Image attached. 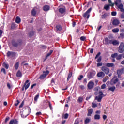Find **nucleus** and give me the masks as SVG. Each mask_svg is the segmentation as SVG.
<instances>
[{
    "label": "nucleus",
    "instance_id": "64",
    "mask_svg": "<svg viewBox=\"0 0 124 124\" xmlns=\"http://www.w3.org/2000/svg\"><path fill=\"white\" fill-rule=\"evenodd\" d=\"M14 124H18V121L16 120H14Z\"/></svg>",
    "mask_w": 124,
    "mask_h": 124
},
{
    "label": "nucleus",
    "instance_id": "48",
    "mask_svg": "<svg viewBox=\"0 0 124 124\" xmlns=\"http://www.w3.org/2000/svg\"><path fill=\"white\" fill-rule=\"evenodd\" d=\"M108 1L109 3H110L109 5L110 6H114V4L112 3V1H111V0H108Z\"/></svg>",
    "mask_w": 124,
    "mask_h": 124
},
{
    "label": "nucleus",
    "instance_id": "10",
    "mask_svg": "<svg viewBox=\"0 0 124 124\" xmlns=\"http://www.w3.org/2000/svg\"><path fill=\"white\" fill-rule=\"evenodd\" d=\"M110 44H113L114 46L119 45L120 42L117 40H111Z\"/></svg>",
    "mask_w": 124,
    "mask_h": 124
},
{
    "label": "nucleus",
    "instance_id": "40",
    "mask_svg": "<svg viewBox=\"0 0 124 124\" xmlns=\"http://www.w3.org/2000/svg\"><path fill=\"white\" fill-rule=\"evenodd\" d=\"M101 88L102 90H104V89H105V88H106V84H103V85H102V86H101Z\"/></svg>",
    "mask_w": 124,
    "mask_h": 124
},
{
    "label": "nucleus",
    "instance_id": "28",
    "mask_svg": "<svg viewBox=\"0 0 124 124\" xmlns=\"http://www.w3.org/2000/svg\"><path fill=\"white\" fill-rule=\"evenodd\" d=\"M17 77H22V73L20 71H18L16 73Z\"/></svg>",
    "mask_w": 124,
    "mask_h": 124
},
{
    "label": "nucleus",
    "instance_id": "41",
    "mask_svg": "<svg viewBox=\"0 0 124 124\" xmlns=\"http://www.w3.org/2000/svg\"><path fill=\"white\" fill-rule=\"evenodd\" d=\"M101 60H102V57L101 56H100L97 60V62H101Z\"/></svg>",
    "mask_w": 124,
    "mask_h": 124
},
{
    "label": "nucleus",
    "instance_id": "34",
    "mask_svg": "<svg viewBox=\"0 0 124 124\" xmlns=\"http://www.w3.org/2000/svg\"><path fill=\"white\" fill-rule=\"evenodd\" d=\"M117 56H118V53H115L111 55V57L113 59H115V58H117Z\"/></svg>",
    "mask_w": 124,
    "mask_h": 124
},
{
    "label": "nucleus",
    "instance_id": "44",
    "mask_svg": "<svg viewBox=\"0 0 124 124\" xmlns=\"http://www.w3.org/2000/svg\"><path fill=\"white\" fill-rule=\"evenodd\" d=\"M78 102H82L83 101V98L79 97L78 99Z\"/></svg>",
    "mask_w": 124,
    "mask_h": 124
},
{
    "label": "nucleus",
    "instance_id": "2",
    "mask_svg": "<svg viewBox=\"0 0 124 124\" xmlns=\"http://www.w3.org/2000/svg\"><path fill=\"white\" fill-rule=\"evenodd\" d=\"M29 114H30V110L29 108H26L23 111L22 114H21V117L22 118H27L29 116Z\"/></svg>",
    "mask_w": 124,
    "mask_h": 124
},
{
    "label": "nucleus",
    "instance_id": "25",
    "mask_svg": "<svg viewBox=\"0 0 124 124\" xmlns=\"http://www.w3.org/2000/svg\"><path fill=\"white\" fill-rule=\"evenodd\" d=\"M87 77L89 79H92L93 76V73L90 72L88 75H87Z\"/></svg>",
    "mask_w": 124,
    "mask_h": 124
},
{
    "label": "nucleus",
    "instance_id": "12",
    "mask_svg": "<svg viewBox=\"0 0 124 124\" xmlns=\"http://www.w3.org/2000/svg\"><path fill=\"white\" fill-rule=\"evenodd\" d=\"M29 87H30V83H29V80H27L25 83L24 88H25V90H27L29 88Z\"/></svg>",
    "mask_w": 124,
    "mask_h": 124
},
{
    "label": "nucleus",
    "instance_id": "22",
    "mask_svg": "<svg viewBox=\"0 0 124 124\" xmlns=\"http://www.w3.org/2000/svg\"><path fill=\"white\" fill-rule=\"evenodd\" d=\"M94 120H100V115L95 114L94 117Z\"/></svg>",
    "mask_w": 124,
    "mask_h": 124
},
{
    "label": "nucleus",
    "instance_id": "15",
    "mask_svg": "<svg viewBox=\"0 0 124 124\" xmlns=\"http://www.w3.org/2000/svg\"><path fill=\"white\" fill-rule=\"evenodd\" d=\"M7 57H14L15 56V53L8 51L7 53Z\"/></svg>",
    "mask_w": 124,
    "mask_h": 124
},
{
    "label": "nucleus",
    "instance_id": "17",
    "mask_svg": "<svg viewBox=\"0 0 124 124\" xmlns=\"http://www.w3.org/2000/svg\"><path fill=\"white\" fill-rule=\"evenodd\" d=\"M88 113L87 114V116H90L92 115V114H93V108H88Z\"/></svg>",
    "mask_w": 124,
    "mask_h": 124
},
{
    "label": "nucleus",
    "instance_id": "23",
    "mask_svg": "<svg viewBox=\"0 0 124 124\" xmlns=\"http://www.w3.org/2000/svg\"><path fill=\"white\" fill-rule=\"evenodd\" d=\"M119 31L120 30L119 29V28H115L112 30V31L114 33H117L119 32Z\"/></svg>",
    "mask_w": 124,
    "mask_h": 124
},
{
    "label": "nucleus",
    "instance_id": "58",
    "mask_svg": "<svg viewBox=\"0 0 124 124\" xmlns=\"http://www.w3.org/2000/svg\"><path fill=\"white\" fill-rule=\"evenodd\" d=\"M91 73H92V75H93V77H94V75H95V74H96V73L94 71H93Z\"/></svg>",
    "mask_w": 124,
    "mask_h": 124
},
{
    "label": "nucleus",
    "instance_id": "5",
    "mask_svg": "<svg viewBox=\"0 0 124 124\" xmlns=\"http://www.w3.org/2000/svg\"><path fill=\"white\" fill-rule=\"evenodd\" d=\"M101 70L103 71V72L107 75L109 74V73L110 72V69L105 66H102L101 67Z\"/></svg>",
    "mask_w": 124,
    "mask_h": 124
},
{
    "label": "nucleus",
    "instance_id": "47",
    "mask_svg": "<svg viewBox=\"0 0 124 124\" xmlns=\"http://www.w3.org/2000/svg\"><path fill=\"white\" fill-rule=\"evenodd\" d=\"M111 15L112 16H116L117 15V12H112Z\"/></svg>",
    "mask_w": 124,
    "mask_h": 124
},
{
    "label": "nucleus",
    "instance_id": "30",
    "mask_svg": "<svg viewBox=\"0 0 124 124\" xmlns=\"http://www.w3.org/2000/svg\"><path fill=\"white\" fill-rule=\"evenodd\" d=\"M104 9L106 10H109V9H110V5H105L104 6Z\"/></svg>",
    "mask_w": 124,
    "mask_h": 124
},
{
    "label": "nucleus",
    "instance_id": "59",
    "mask_svg": "<svg viewBox=\"0 0 124 124\" xmlns=\"http://www.w3.org/2000/svg\"><path fill=\"white\" fill-rule=\"evenodd\" d=\"M95 114H96V115H100V110H97L95 111Z\"/></svg>",
    "mask_w": 124,
    "mask_h": 124
},
{
    "label": "nucleus",
    "instance_id": "13",
    "mask_svg": "<svg viewBox=\"0 0 124 124\" xmlns=\"http://www.w3.org/2000/svg\"><path fill=\"white\" fill-rule=\"evenodd\" d=\"M124 68L117 70V73L118 77H120V76L122 75V74L124 73Z\"/></svg>",
    "mask_w": 124,
    "mask_h": 124
},
{
    "label": "nucleus",
    "instance_id": "4",
    "mask_svg": "<svg viewBox=\"0 0 124 124\" xmlns=\"http://www.w3.org/2000/svg\"><path fill=\"white\" fill-rule=\"evenodd\" d=\"M92 11V8H89L86 13L83 14L84 18L89 19L90 18V13Z\"/></svg>",
    "mask_w": 124,
    "mask_h": 124
},
{
    "label": "nucleus",
    "instance_id": "55",
    "mask_svg": "<svg viewBox=\"0 0 124 124\" xmlns=\"http://www.w3.org/2000/svg\"><path fill=\"white\" fill-rule=\"evenodd\" d=\"M120 17L121 18V19H124V13L121 14Z\"/></svg>",
    "mask_w": 124,
    "mask_h": 124
},
{
    "label": "nucleus",
    "instance_id": "63",
    "mask_svg": "<svg viewBox=\"0 0 124 124\" xmlns=\"http://www.w3.org/2000/svg\"><path fill=\"white\" fill-rule=\"evenodd\" d=\"M14 124V120H12L10 121L9 124Z\"/></svg>",
    "mask_w": 124,
    "mask_h": 124
},
{
    "label": "nucleus",
    "instance_id": "11",
    "mask_svg": "<svg viewBox=\"0 0 124 124\" xmlns=\"http://www.w3.org/2000/svg\"><path fill=\"white\" fill-rule=\"evenodd\" d=\"M104 65L107 67H115V64L113 63H107Z\"/></svg>",
    "mask_w": 124,
    "mask_h": 124
},
{
    "label": "nucleus",
    "instance_id": "1",
    "mask_svg": "<svg viewBox=\"0 0 124 124\" xmlns=\"http://www.w3.org/2000/svg\"><path fill=\"white\" fill-rule=\"evenodd\" d=\"M115 4L118 7L121 12H124V5L122 3L121 0H117L115 2Z\"/></svg>",
    "mask_w": 124,
    "mask_h": 124
},
{
    "label": "nucleus",
    "instance_id": "33",
    "mask_svg": "<svg viewBox=\"0 0 124 124\" xmlns=\"http://www.w3.org/2000/svg\"><path fill=\"white\" fill-rule=\"evenodd\" d=\"M123 55L122 54H119V55H117V56L116 57V59L119 60H121V59H122V57Z\"/></svg>",
    "mask_w": 124,
    "mask_h": 124
},
{
    "label": "nucleus",
    "instance_id": "7",
    "mask_svg": "<svg viewBox=\"0 0 124 124\" xmlns=\"http://www.w3.org/2000/svg\"><path fill=\"white\" fill-rule=\"evenodd\" d=\"M124 43L121 42L119 47L118 52L119 53H123L124 52Z\"/></svg>",
    "mask_w": 124,
    "mask_h": 124
},
{
    "label": "nucleus",
    "instance_id": "18",
    "mask_svg": "<svg viewBox=\"0 0 124 124\" xmlns=\"http://www.w3.org/2000/svg\"><path fill=\"white\" fill-rule=\"evenodd\" d=\"M105 44H111V40H109L108 38H106L104 40Z\"/></svg>",
    "mask_w": 124,
    "mask_h": 124
},
{
    "label": "nucleus",
    "instance_id": "14",
    "mask_svg": "<svg viewBox=\"0 0 124 124\" xmlns=\"http://www.w3.org/2000/svg\"><path fill=\"white\" fill-rule=\"evenodd\" d=\"M119 24H120V21H119V20L117 19L113 20L112 22V24L113 25V26H118Z\"/></svg>",
    "mask_w": 124,
    "mask_h": 124
},
{
    "label": "nucleus",
    "instance_id": "51",
    "mask_svg": "<svg viewBox=\"0 0 124 124\" xmlns=\"http://www.w3.org/2000/svg\"><path fill=\"white\" fill-rule=\"evenodd\" d=\"M48 104L49 106V108H50V109L52 110V105L51 104V102H48Z\"/></svg>",
    "mask_w": 124,
    "mask_h": 124
},
{
    "label": "nucleus",
    "instance_id": "24",
    "mask_svg": "<svg viewBox=\"0 0 124 124\" xmlns=\"http://www.w3.org/2000/svg\"><path fill=\"white\" fill-rule=\"evenodd\" d=\"M16 22L17 23V24L21 23V18H20L19 17H16Z\"/></svg>",
    "mask_w": 124,
    "mask_h": 124
},
{
    "label": "nucleus",
    "instance_id": "16",
    "mask_svg": "<svg viewBox=\"0 0 124 124\" xmlns=\"http://www.w3.org/2000/svg\"><path fill=\"white\" fill-rule=\"evenodd\" d=\"M98 77H101V78H103L104 76H105V74L103 72H100L97 74Z\"/></svg>",
    "mask_w": 124,
    "mask_h": 124
},
{
    "label": "nucleus",
    "instance_id": "36",
    "mask_svg": "<svg viewBox=\"0 0 124 124\" xmlns=\"http://www.w3.org/2000/svg\"><path fill=\"white\" fill-rule=\"evenodd\" d=\"M31 14L33 15V16H35V15L36 14V11L34 10V9H33L31 11Z\"/></svg>",
    "mask_w": 124,
    "mask_h": 124
},
{
    "label": "nucleus",
    "instance_id": "19",
    "mask_svg": "<svg viewBox=\"0 0 124 124\" xmlns=\"http://www.w3.org/2000/svg\"><path fill=\"white\" fill-rule=\"evenodd\" d=\"M50 9V7L48 5H45L43 7V10L44 11H48Z\"/></svg>",
    "mask_w": 124,
    "mask_h": 124
},
{
    "label": "nucleus",
    "instance_id": "42",
    "mask_svg": "<svg viewBox=\"0 0 124 124\" xmlns=\"http://www.w3.org/2000/svg\"><path fill=\"white\" fill-rule=\"evenodd\" d=\"M80 40H81V41H84L86 40V37H85V36H81L80 37Z\"/></svg>",
    "mask_w": 124,
    "mask_h": 124
},
{
    "label": "nucleus",
    "instance_id": "50",
    "mask_svg": "<svg viewBox=\"0 0 124 124\" xmlns=\"http://www.w3.org/2000/svg\"><path fill=\"white\" fill-rule=\"evenodd\" d=\"M64 119H67V118H68V114L67 113L65 114L64 115Z\"/></svg>",
    "mask_w": 124,
    "mask_h": 124
},
{
    "label": "nucleus",
    "instance_id": "43",
    "mask_svg": "<svg viewBox=\"0 0 124 124\" xmlns=\"http://www.w3.org/2000/svg\"><path fill=\"white\" fill-rule=\"evenodd\" d=\"M92 107H93V108H95V107H97V105L95 103H92Z\"/></svg>",
    "mask_w": 124,
    "mask_h": 124
},
{
    "label": "nucleus",
    "instance_id": "27",
    "mask_svg": "<svg viewBox=\"0 0 124 124\" xmlns=\"http://www.w3.org/2000/svg\"><path fill=\"white\" fill-rule=\"evenodd\" d=\"M12 45H13L15 47H17L18 46V43L16 42L15 41H13L12 42Z\"/></svg>",
    "mask_w": 124,
    "mask_h": 124
},
{
    "label": "nucleus",
    "instance_id": "26",
    "mask_svg": "<svg viewBox=\"0 0 124 124\" xmlns=\"http://www.w3.org/2000/svg\"><path fill=\"white\" fill-rule=\"evenodd\" d=\"M3 67H5L6 68V69H8V67H9V65H8V64L4 62L3 63Z\"/></svg>",
    "mask_w": 124,
    "mask_h": 124
},
{
    "label": "nucleus",
    "instance_id": "57",
    "mask_svg": "<svg viewBox=\"0 0 124 124\" xmlns=\"http://www.w3.org/2000/svg\"><path fill=\"white\" fill-rule=\"evenodd\" d=\"M120 37H121V38H124V33H121L119 38Z\"/></svg>",
    "mask_w": 124,
    "mask_h": 124
},
{
    "label": "nucleus",
    "instance_id": "21",
    "mask_svg": "<svg viewBox=\"0 0 124 124\" xmlns=\"http://www.w3.org/2000/svg\"><path fill=\"white\" fill-rule=\"evenodd\" d=\"M115 90H116V87L115 86H111L108 88V91L111 92H115Z\"/></svg>",
    "mask_w": 124,
    "mask_h": 124
},
{
    "label": "nucleus",
    "instance_id": "45",
    "mask_svg": "<svg viewBox=\"0 0 124 124\" xmlns=\"http://www.w3.org/2000/svg\"><path fill=\"white\" fill-rule=\"evenodd\" d=\"M1 72H3V74H6V71H5V69L4 68H2L1 70Z\"/></svg>",
    "mask_w": 124,
    "mask_h": 124
},
{
    "label": "nucleus",
    "instance_id": "8",
    "mask_svg": "<svg viewBox=\"0 0 124 124\" xmlns=\"http://www.w3.org/2000/svg\"><path fill=\"white\" fill-rule=\"evenodd\" d=\"M94 86V82L92 81H90L87 84L88 88L89 90L93 89Z\"/></svg>",
    "mask_w": 124,
    "mask_h": 124
},
{
    "label": "nucleus",
    "instance_id": "6",
    "mask_svg": "<svg viewBox=\"0 0 124 124\" xmlns=\"http://www.w3.org/2000/svg\"><path fill=\"white\" fill-rule=\"evenodd\" d=\"M43 74L40 76V79H45L46 76L49 74V71H43Z\"/></svg>",
    "mask_w": 124,
    "mask_h": 124
},
{
    "label": "nucleus",
    "instance_id": "31",
    "mask_svg": "<svg viewBox=\"0 0 124 124\" xmlns=\"http://www.w3.org/2000/svg\"><path fill=\"white\" fill-rule=\"evenodd\" d=\"M71 76H72V73L70 72L68 76L67 81H69V79H70V78H71Z\"/></svg>",
    "mask_w": 124,
    "mask_h": 124
},
{
    "label": "nucleus",
    "instance_id": "29",
    "mask_svg": "<svg viewBox=\"0 0 124 124\" xmlns=\"http://www.w3.org/2000/svg\"><path fill=\"white\" fill-rule=\"evenodd\" d=\"M56 30L58 31H60L62 30V26H61V25H57L56 26Z\"/></svg>",
    "mask_w": 124,
    "mask_h": 124
},
{
    "label": "nucleus",
    "instance_id": "32",
    "mask_svg": "<svg viewBox=\"0 0 124 124\" xmlns=\"http://www.w3.org/2000/svg\"><path fill=\"white\" fill-rule=\"evenodd\" d=\"M15 69H18V68H19V62H17L16 63V64L15 65Z\"/></svg>",
    "mask_w": 124,
    "mask_h": 124
},
{
    "label": "nucleus",
    "instance_id": "62",
    "mask_svg": "<svg viewBox=\"0 0 124 124\" xmlns=\"http://www.w3.org/2000/svg\"><path fill=\"white\" fill-rule=\"evenodd\" d=\"M41 115V112H38L36 113V116H40Z\"/></svg>",
    "mask_w": 124,
    "mask_h": 124
},
{
    "label": "nucleus",
    "instance_id": "46",
    "mask_svg": "<svg viewBox=\"0 0 124 124\" xmlns=\"http://www.w3.org/2000/svg\"><path fill=\"white\" fill-rule=\"evenodd\" d=\"M19 103H20V101L17 100L16 102L15 103V106H18V105H19Z\"/></svg>",
    "mask_w": 124,
    "mask_h": 124
},
{
    "label": "nucleus",
    "instance_id": "38",
    "mask_svg": "<svg viewBox=\"0 0 124 124\" xmlns=\"http://www.w3.org/2000/svg\"><path fill=\"white\" fill-rule=\"evenodd\" d=\"M90 123V119L89 118H86L85 120V124H89Z\"/></svg>",
    "mask_w": 124,
    "mask_h": 124
},
{
    "label": "nucleus",
    "instance_id": "37",
    "mask_svg": "<svg viewBox=\"0 0 124 124\" xmlns=\"http://www.w3.org/2000/svg\"><path fill=\"white\" fill-rule=\"evenodd\" d=\"M39 97V94H38L34 97V99L35 101H37V99H38Z\"/></svg>",
    "mask_w": 124,
    "mask_h": 124
},
{
    "label": "nucleus",
    "instance_id": "54",
    "mask_svg": "<svg viewBox=\"0 0 124 124\" xmlns=\"http://www.w3.org/2000/svg\"><path fill=\"white\" fill-rule=\"evenodd\" d=\"M74 124H79V120L76 119Z\"/></svg>",
    "mask_w": 124,
    "mask_h": 124
},
{
    "label": "nucleus",
    "instance_id": "35",
    "mask_svg": "<svg viewBox=\"0 0 124 124\" xmlns=\"http://www.w3.org/2000/svg\"><path fill=\"white\" fill-rule=\"evenodd\" d=\"M52 53H53V50H50L49 53H48L46 56V59H47V57H50V56H51Z\"/></svg>",
    "mask_w": 124,
    "mask_h": 124
},
{
    "label": "nucleus",
    "instance_id": "53",
    "mask_svg": "<svg viewBox=\"0 0 124 124\" xmlns=\"http://www.w3.org/2000/svg\"><path fill=\"white\" fill-rule=\"evenodd\" d=\"M101 28H102V26H100L97 29V31H99L101 29Z\"/></svg>",
    "mask_w": 124,
    "mask_h": 124
},
{
    "label": "nucleus",
    "instance_id": "61",
    "mask_svg": "<svg viewBox=\"0 0 124 124\" xmlns=\"http://www.w3.org/2000/svg\"><path fill=\"white\" fill-rule=\"evenodd\" d=\"M7 87H8V88L9 89H11L12 86H11V85H10V84L7 83Z\"/></svg>",
    "mask_w": 124,
    "mask_h": 124
},
{
    "label": "nucleus",
    "instance_id": "56",
    "mask_svg": "<svg viewBox=\"0 0 124 124\" xmlns=\"http://www.w3.org/2000/svg\"><path fill=\"white\" fill-rule=\"evenodd\" d=\"M97 66L99 67V66H102V63L99 62L97 64Z\"/></svg>",
    "mask_w": 124,
    "mask_h": 124
},
{
    "label": "nucleus",
    "instance_id": "9",
    "mask_svg": "<svg viewBox=\"0 0 124 124\" xmlns=\"http://www.w3.org/2000/svg\"><path fill=\"white\" fill-rule=\"evenodd\" d=\"M118 82H119V79L116 77L113 78L111 80V84H114V85L117 84Z\"/></svg>",
    "mask_w": 124,
    "mask_h": 124
},
{
    "label": "nucleus",
    "instance_id": "3",
    "mask_svg": "<svg viewBox=\"0 0 124 124\" xmlns=\"http://www.w3.org/2000/svg\"><path fill=\"white\" fill-rule=\"evenodd\" d=\"M103 93H102V92L100 91L99 96H96L95 97V100H97L98 102H100L101 101V100L102 99V98L103 97Z\"/></svg>",
    "mask_w": 124,
    "mask_h": 124
},
{
    "label": "nucleus",
    "instance_id": "49",
    "mask_svg": "<svg viewBox=\"0 0 124 124\" xmlns=\"http://www.w3.org/2000/svg\"><path fill=\"white\" fill-rule=\"evenodd\" d=\"M83 75H80L79 77H78V79L79 80V81H81L82 79H83Z\"/></svg>",
    "mask_w": 124,
    "mask_h": 124
},
{
    "label": "nucleus",
    "instance_id": "60",
    "mask_svg": "<svg viewBox=\"0 0 124 124\" xmlns=\"http://www.w3.org/2000/svg\"><path fill=\"white\" fill-rule=\"evenodd\" d=\"M41 48H42V49H46L47 46H46L42 45L41 46Z\"/></svg>",
    "mask_w": 124,
    "mask_h": 124
},
{
    "label": "nucleus",
    "instance_id": "39",
    "mask_svg": "<svg viewBox=\"0 0 124 124\" xmlns=\"http://www.w3.org/2000/svg\"><path fill=\"white\" fill-rule=\"evenodd\" d=\"M79 88L80 89H81V90H85V89H86V87H85V86L83 85H81L79 86Z\"/></svg>",
    "mask_w": 124,
    "mask_h": 124
},
{
    "label": "nucleus",
    "instance_id": "52",
    "mask_svg": "<svg viewBox=\"0 0 124 124\" xmlns=\"http://www.w3.org/2000/svg\"><path fill=\"white\" fill-rule=\"evenodd\" d=\"M100 52H98L97 54V55H96V57H95V59H97V58H98V57H99V56H100Z\"/></svg>",
    "mask_w": 124,
    "mask_h": 124
},
{
    "label": "nucleus",
    "instance_id": "20",
    "mask_svg": "<svg viewBox=\"0 0 124 124\" xmlns=\"http://www.w3.org/2000/svg\"><path fill=\"white\" fill-rule=\"evenodd\" d=\"M59 11L60 13H64L65 12V8H60L59 9Z\"/></svg>",
    "mask_w": 124,
    "mask_h": 124
}]
</instances>
